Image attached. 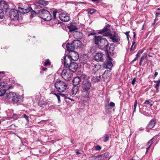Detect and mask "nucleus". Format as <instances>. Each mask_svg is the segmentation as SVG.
I'll return each mask as SVG.
<instances>
[{"label":"nucleus","instance_id":"obj_1","mask_svg":"<svg viewBox=\"0 0 160 160\" xmlns=\"http://www.w3.org/2000/svg\"><path fill=\"white\" fill-rule=\"evenodd\" d=\"M110 26L108 25L103 29L100 30L99 32H98V33L103 34V35L104 36H109L110 38L112 39L113 42L119 43V42L120 40V37L116 33H114L113 34H110L111 31L110 29Z\"/></svg>","mask_w":160,"mask_h":160},{"label":"nucleus","instance_id":"obj_2","mask_svg":"<svg viewBox=\"0 0 160 160\" xmlns=\"http://www.w3.org/2000/svg\"><path fill=\"white\" fill-rule=\"evenodd\" d=\"M93 39L95 44L98 45L101 49H104L105 51H108L107 49L108 43L106 38L101 36H95Z\"/></svg>","mask_w":160,"mask_h":160},{"label":"nucleus","instance_id":"obj_3","mask_svg":"<svg viewBox=\"0 0 160 160\" xmlns=\"http://www.w3.org/2000/svg\"><path fill=\"white\" fill-rule=\"evenodd\" d=\"M81 87L82 92L85 94V97L87 98H89L90 91L92 88L91 82L88 80H84L82 82Z\"/></svg>","mask_w":160,"mask_h":160},{"label":"nucleus","instance_id":"obj_4","mask_svg":"<svg viewBox=\"0 0 160 160\" xmlns=\"http://www.w3.org/2000/svg\"><path fill=\"white\" fill-rule=\"evenodd\" d=\"M5 98L8 100L11 99L12 102L15 103L20 102L21 101V97L18 94L14 92H10L6 93Z\"/></svg>","mask_w":160,"mask_h":160},{"label":"nucleus","instance_id":"obj_5","mask_svg":"<svg viewBox=\"0 0 160 160\" xmlns=\"http://www.w3.org/2000/svg\"><path fill=\"white\" fill-rule=\"evenodd\" d=\"M54 86L57 91L60 92L64 91L67 87L66 83L61 80L57 81L54 84Z\"/></svg>","mask_w":160,"mask_h":160},{"label":"nucleus","instance_id":"obj_6","mask_svg":"<svg viewBox=\"0 0 160 160\" xmlns=\"http://www.w3.org/2000/svg\"><path fill=\"white\" fill-rule=\"evenodd\" d=\"M39 13L41 18L45 21H49L52 19L51 14L48 11L41 9L39 11Z\"/></svg>","mask_w":160,"mask_h":160},{"label":"nucleus","instance_id":"obj_7","mask_svg":"<svg viewBox=\"0 0 160 160\" xmlns=\"http://www.w3.org/2000/svg\"><path fill=\"white\" fill-rule=\"evenodd\" d=\"M70 71V70L67 69H64L62 71L61 75L65 80H68L71 77L72 75Z\"/></svg>","mask_w":160,"mask_h":160},{"label":"nucleus","instance_id":"obj_8","mask_svg":"<svg viewBox=\"0 0 160 160\" xmlns=\"http://www.w3.org/2000/svg\"><path fill=\"white\" fill-rule=\"evenodd\" d=\"M10 18L13 20H17L19 18L18 11L16 10H12L9 13Z\"/></svg>","mask_w":160,"mask_h":160},{"label":"nucleus","instance_id":"obj_9","mask_svg":"<svg viewBox=\"0 0 160 160\" xmlns=\"http://www.w3.org/2000/svg\"><path fill=\"white\" fill-rule=\"evenodd\" d=\"M71 59L68 57V56H64L63 59H62V62L63 63L65 67L68 68L69 66L71 63L72 62L71 61Z\"/></svg>","mask_w":160,"mask_h":160},{"label":"nucleus","instance_id":"obj_10","mask_svg":"<svg viewBox=\"0 0 160 160\" xmlns=\"http://www.w3.org/2000/svg\"><path fill=\"white\" fill-rule=\"evenodd\" d=\"M104 54L101 52H98L94 57L95 60L98 62H102L104 59Z\"/></svg>","mask_w":160,"mask_h":160},{"label":"nucleus","instance_id":"obj_11","mask_svg":"<svg viewBox=\"0 0 160 160\" xmlns=\"http://www.w3.org/2000/svg\"><path fill=\"white\" fill-rule=\"evenodd\" d=\"M59 17L60 20L63 22H67L70 20L69 14L67 13H61L59 15Z\"/></svg>","mask_w":160,"mask_h":160},{"label":"nucleus","instance_id":"obj_12","mask_svg":"<svg viewBox=\"0 0 160 160\" xmlns=\"http://www.w3.org/2000/svg\"><path fill=\"white\" fill-rule=\"evenodd\" d=\"M78 67V64L74 62H72V63H70L69 66L67 68H68V70L70 71L75 72Z\"/></svg>","mask_w":160,"mask_h":160},{"label":"nucleus","instance_id":"obj_13","mask_svg":"<svg viewBox=\"0 0 160 160\" xmlns=\"http://www.w3.org/2000/svg\"><path fill=\"white\" fill-rule=\"evenodd\" d=\"M107 57V61L105 63L104 67L106 68H109V67H111L112 66V59L109 57L108 53Z\"/></svg>","mask_w":160,"mask_h":160},{"label":"nucleus","instance_id":"obj_14","mask_svg":"<svg viewBox=\"0 0 160 160\" xmlns=\"http://www.w3.org/2000/svg\"><path fill=\"white\" fill-rule=\"evenodd\" d=\"M71 55L68 56V57L74 61H77L79 58L78 53L76 52H72L71 53Z\"/></svg>","mask_w":160,"mask_h":160},{"label":"nucleus","instance_id":"obj_15","mask_svg":"<svg viewBox=\"0 0 160 160\" xmlns=\"http://www.w3.org/2000/svg\"><path fill=\"white\" fill-rule=\"evenodd\" d=\"M8 8V5L4 1H2L0 2V9L4 11L7 10Z\"/></svg>","mask_w":160,"mask_h":160},{"label":"nucleus","instance_id":"obj_16","mask_svg":"<svg viewBox=\"0 0 160 160\" xmlns=\"http://www.w3.org/2000/svg\"><path fill=\"white\" fill-rule=\"evenodd\" d=\"M92 63L91 64L87 62L85 63L84 66L85 69L87 70V72H91L92 68Z\"/></svg>","mask_w":160,"mask_h":160},{"label":"nucleus","instance_id":"obj_17","mask_svg":"<svg viewBox=\"0 0 160 160\" xmlns=\"http://www.w3.org/2000/svg\"><path fill=\"white\" fill-rule=\"evenodd\" d=\"M72 43L75 49L80 48L82 44L81 42L79 40H75L72 41Z\"/></svg>","mask_w":160,"mask_h":160},{"label":"nucleus","instance_id":"obj_18","mask_svg":"<svg viewBox=\"0 0 160 160\" xmlns=\"http://www.w3.org/2000/svg\"><path fill=\"white\" fill-rule=\"evenodd\" d=\"M19 10L20 12L21 13H27L32 10V8L30 7L28 8H19Z\"/></svg>","mask_w":160,"mask_h":160},{"label":"nucleus","instance_id":"obj_19","mask_svg":"<svg viewBox=\"0 0 160 160\" xmlns=\"http://www.w3.org/2000/svg\"><path fill=\"white\" fill-rule=\"evenodd\" d=\"M73 45V44L72 42L71 43H68L66 46V48L68 51L69 52H72L74 51V50L75 49Z\"/></svg>","mask_w":160,"mask_h":160},{"label":"nucleus","instance_id":"obj_20","mask_svg":"<svg viewBox=\"0 0 160 160\" xmlns=\"http://www.w3.org/2000/svg\"><path fill=\"white\" fill-rule=\"evenodd\" d=\"M81 82V79L79 77H75L73 79L72 82L74 86H77Z\"/></svg>","mask_w":160,"mask_h":160},{"label":"nucleus","instance_id":"obj_21","mask_svg":"<svg viewBox=\"0 0 160 160\" xmlns=\"http://www.w3.org/2000/svg\"><path fill=\"white\" fill-rule=\"evenodd\" d=\"M100 68V67L98 65H95L93 66H92V68L91 72L92 73H95L96 72L98 71Z\"/></svg>","mask_w":160,"mask_h":160},{"label":"nucleus","instance_id":"obj_22","mask_svg":"<svg viewBox=\"0 0 160 160\" xmlns=\"http://www.w3.org/2000/svg\"><path fill=\"white\" fill-rule=\"evenodd\" d=\"M68 27L69 29V31L71 32L78 30V28H77L76 26L72 24H71Z\"/></svg>","mask_w":160,"mask_h":160},{"label":"nucleus","instance_id":"obj_23","mask_svg":"<svg viewBox=\"0 0 160 160\" xmlns=\"http://www.w3.org/2000/svg\"><path fill=\"white\" fill-rule=\"evenodd\" d=\"M155 121L153 119H152L149 122L148 125V127L149 128H152L155 125Z\"/></svg>","mask_w":160,"mask_h":160},{"label":"nucleus","instance_id":"obj_24","mask_svg":"<svg viewBox=\"0 0 160 160\" xmlns=\"http://www.w3.org/2000/svg\"><path fill=\"white\" fill-rule=\"evenodd\" d=\"M74 37L78 39L81 37V33L79 32L76 31L73 32Z\"/></svg>","mask_w":160,"mask_h":160},{"label":"nucleus","instance_id":"obj_25","mask_svg":"<svg viewBox=\"0 0 160 160\" xmlns=\"http://www.w3.org/2000/svg\"><path fill=\"white\" fill-rule=\"evenodd\" d=\"M38 2L39 4L43 6L47 5L48 4V1L44 0H39Z\"/></svg>","mask_w":160,"mask_h":160},{"label":"nucleus","instance_id":"obj_26","mask_svg":"<svg viewBox=\"0 0 160 160\" xmlns=\"http://www.w3.org/2000/svg\"><path fill=\"white\" fill-rule=\"evenodd\" d=\"M109 155V153L108 152H106L104 154L100 155L101 156V160L103 159L107 158Z\"/></svg>","mask_w":160,"mask_h":160},{"label":"nucleus","instance_id":"obj_27","mask_svg":"<svg viewBox=\"0 0 160 160\" xmlns=\"http://www.w3.org/2000/svg\"><path fill=\"white\" fill-rule=\"evenodd\" d=\"M158 136H156L154 137L152 139H150L147 143L146 145L147 146H151L152 144V142L154 141L155 139H156Z\"/></svg>","mask_w":160,"mask_h":160},{"label":"nucleus","instance_id":"obj_28","mask_svg":"<svg viewBox=\"0 0 160 160\" xmlns=\"http://www.w3.org/2000/svg\"><path fill=\"white\" fill-rule=\"evenodd\" d=\"M114 48L113 46V45L111 44L110 47L109 49V53H108V54L109 53L110 55H112L113 54V50Z\"/></svg>","mask_w":160,"mask_h":160},{"label":"nucleus","instance_id":"obj_29","mask_svg":"<svg viewBox=\"0 0 160 160\" xmlns=\"http://www.w3.org/2000/svg\"><path fill=\"white\" fill-rule=\"evenodd\" d=\"M50 93L54 94L57 97L58 99V102H61L60 97V95L58 93H56L55 92V91H54L52 90Z\"/></svg>","mask_w":160,"mask_h":160},{"label":"nucleus","instance_id":"obj_30","mask_svg":"<svg viewBox=\"0 0 160 160\" xmlns=\"http://www.w3.org/2000/svg\"><path fill=\"white\" fill-rule=\"evenodd\" d=\"M78 87H76L73 88L72 90V95H75L77 92L78 90Z\"/></svg>","mask_w":160,"mask_h":160},{"label":"nucleus","instance_id":"obj_31","mask_svg":"<svg viewBox=\"0 0 160 160\" xmlns=\"http://www.w3.org/2000/svg\"><path fill=\"white\" fill-rule=\"evenodd\" d=\"M58 94H59V95L60 96H61L62 97H65V98H68V99L71 100V101H74V100L72 99H71L70 98H67V96L68 95L67 94H64L61 93L60 92L58 93Z\"/></svg>","mask_w":160,"mask_h":160},{"label":"nucleus","instance_id":"obj_32","mask_svg":"<svg viewBox=\"0 0 160 160\" xmlns=\"http://www.w3.org/2000/svg\"><path fill=\"white\" fill-rule=\"evenodd\" d=\"M38 105L41 107H42V105L45 106L47 105V102L44 101H40L38 103Z\"/></svg>","mask_w":160,"mask_h":160},{"label":"nucleus","instance_id":"obj_33","mask_svg":"<svg viewBox=\"0 0 160 160\" xmlns=\"http://www.w3.org/2000/svg\"><path fill=\"white\" fill-rule=\"evenodd\" d=\"M92 81L93 82H98L100 81V79L98 76H94L92 78Z\"/></svg>","mask_w":160,"mask_h":160},{"label":"nucleus","instance_id":"obj_34","mask_svg":"<svg viewBox=\"0 0 160 160\" xmlns=\"http://www.w3.org/2000/svg\"><path fill=\"white\" fill-rule=\"evenodd\" d=\"M92 160H101V156L100 155L97 156H94L92 157Z\"/></svg>","mask_w":160,"mask_h":160},{"label":"nucleus","instance_id":"obj_35","mask_svg":"<svg viewBox=\"0 0 160 160\" xmlns=\"http://www.w3.org/2000/svg\"><path fill=\"white\" fill-rule=\"evenodd\" d=\"M58 11L57 10H55L53 11V19L55 20L56 19V13H57Z\"/></svg>","mask_w":160,"mask_h":160},{"label":"nucleus","instance_id":"obj_36","mask_svg":"<svg viewBox=\"0 0 160 160\" xmlns=\"http://www.w3.org/2000/svg\"><path fill=\"white\" fill-rule=\"evenodd\" d=\"M103 138H104V139H103V141L104 142H106L108 140L109 137L108 135L106 134L104 136Z\"/></svg>","mask_w":160,"mask_h":160},{"label":"nucleus","instance_id":"obj_37","mask_svg":"<svg viewBox=\"0 0 160 160\" xmlns=\"http://www.w3.org/2000/svg\"><path fill=\"white\" fill-rule=\"evenodd\" d=\"M147 56L146 55H143L142 57L140 62H139L140 65H141L142 63V62L146 58H147Z\"/></svg>","mask_w":160,"mask_h":160},{"label":"nucleus","instance_id":"obj_38","mask_svg":"<svg viewBox=\"0 0 160 160\" xmlns=\"http://www.w3.org/2000/svg\"><path fill=\"white\" fill-rule=\"evenodd\" d=\"M4 16V11L0 8V18H2Z\"/></svg>","mask_w":160,"mask_h":160},{"label":"nucleus","instance_id":"obj_39","mask_svg":"<svg viewBox=\"0 0 160 160\" xmlns=\"http://www.w3.org/2000/svg\"><path fill=\"white\" fill-rule=\"evenodd\" d=\"M81 79H86L88 78V77L87 75L85 74H82L80 77Z\"/></svg>","mask_w":160,"mask_h":160},{"label":"nucleus","instance_id":"obj_40","mask_svg":"<svg viewBox=\"0 0 160 160\" xmlns=\"http://www.w3.org/2000/svg\"><path fill=\"white\" fill-rule=\"evenodd\" d=\"M30 12H31V17H33L35 16L36 15V13L35 12L33 11L32 9V10L30 11Z\"/></svg>","mask_w":160,"mask_h":160},{"label":"nucleus","instance_id":"obj_41","mask_svg":"<svg viewBox=\"0 0 160 160\" xmlns=\"http://www.w3.org/2000/svg\"><path fill=\"white\" fill-rule=\"evenodd\" d=\"M135 42H132V45L131 46V47L130 48V50L132 51L134 50L135 49V46H134V45L135 44Z\"/></svg>","mask_w":160,"mask_h":160},{"label":"nucleus","instance_id":"obj_42","mask_svg":"<svg viewBox=\"0 0 160 160\" xmlns=\"http://www.w3.org/2000/svg\"><path fill=\"white\" fill-rule=\"evenodd\" d=\"M23 117L26 120L27 122L28 123L29 122L28 117L26 114H24L23 115Z\"/></svg>","mask_w":160,"mask_h":160},{"label":"nucleus","instance_id":"obj_43","mask_svg":"<svg viewBox=\"0 0 160 160\" xmlns=\"http://www.w3.org/2000/svg\"><path fill=\"white\" fill-rule=\"evenodd\" d=\"M101 148V147L99 145H97L95 147V149L96 151H100Z\"/></svg>","mask_w":160,"mask_h":160},{"label":"nucleus","instance_id":"obj_44","mask_svg":"<svg viewBox=\"0 0 160 160\" xmlns=\"http://www.w3.org/2000/svg\"><path fill=\"white\" fill-rule=\"evenodd\" d=\"M50 62L49 60H47L46 61V62L44 63V66H47L48 65H50Z\"/></svg>","mask_w":160,"mask_h":160},{"label":"nucleus","instance_id":"obj_45","mask_svg":"<svg viewBox=\"0 0 160 160\" xmlns=\"http://www.w3.org/2000/svg\"><path fill=\"white\" fill-rule=\"evenodd\" d=\"M160 86V84L159 83V82H157V83L156 84L155 86V88L156 89L157 92H158V88Z\"/></svg>","mask_w":160,"mask_h":160},{"label":"nucleus","instance_id":"obj_46","mask_svg":"<svg viewBox=\"0 0 160 160\" xmlns=\"http://www.w3.org/2000/svg\"><path fill=\"white\" fill-rule=\"evenodd\" d=\"M137 101L136 100H135V101L134 102V110L133 111V112H135L136 111V107L137 106Z\"/></svg>","mask_w":160,"mask_h":160},{"label":"nucleus","instance_id":"obj_47","mask_svg":"<svg viewBox=\"0 0 160 160\" xmlns=\"http://www.w3.org/2000/svg\"><path fill=\"white\" fill-rule=\"evenodd\" d=\"M152 102V100H147L144 102V104H148Z\"/></svg>","mask_w":160,"mask_h":160},{"label":"nucleus","instance_id":"obj_48","mask_svg":"<svg viewBox=\"0 0 160 160\" xmlns=\"http://www.w3.org/2000/svg\"><path fill=\"white\" fill-rule=\"evenodd\" d=\"M136 81V78H134L133 79V80H132V82H131L132 84V85H134V84H135V82Z\"/></svg>","mask_w":160,"mask_h":160},{"label":"nucleus","instance_id":"obj_49","mask_svg":"<svg viewBox=\"0 0 160 160\" xmlns=\"http://www.w3.org/2000/svg\"><path fill=\"white\" fill-rule=\"evenodd\" d=\"M110 106L111 107H113L115 106V104L112 102H111L109 104Z\"/></svg>","mask_w":160,"mask_h":160},{"label":"nucleus","instance_id":"obj_50","mask_svg":"<svg viewBox=\"0 0 160 160\" xmlns=\"http://www.w3.org/2000/svg\"><path fill=\"white\" fill-rule=\"evenodd\" d=\"M94 47H92L91 49V52L92 53H94L95 52Z\"/></svg>","mask_w":160,"mask_h":160},{"label":"nucleus","instance_id":"obj_51","mask_svg":"<svg viewBox=\"0 0 160 160\" xmlns=\"http://www.w3.org/2000/svg\"><path fill=\"white\" fill-rule=\"evenodd\" d=\"M94 12V10L93 9H91L89 11V12L90 13H91V14L93 13Z\"/></svg>","mask_w":160,"mask_h":160},{"label":"nucleus","instance_id":"obj_52","mask_svg":"<svg viewBox=\"0 0 160 160\" xmlns=\"http://www.w3.org/2000/svg\"><path fill=\"white\" fill-rule=\"evenodd\" d=\"M143 51L142 50H139L138 52V53L139 54L141 55L143 52Z\"/></svg>","mask_w":160,"mask_h":160},{"label":"nucleus","instance_id":"obj_53","mask_svg":"<svg viewBox=\"0 0 160 160\" xmlns=\"http://www.w3.org/2000/svg\"><path fill=\"white\" fill-rule=\"evenodd\" d=\"M160 14V11L156 12V16L157 17L158 15Z\"/></svg>","mask_w":160,"mask_h":160},{"label":"nucleus","instance_id":"obj_54","mask_svg":"<svg viewBox=\"0 0 160 160\" xmlns=\"http://www.w3.org/2000/svg\"><path fill=\"white\" fill-rule=\"evenodd\" d=\"M140 55L138 54V53H137V54L136 55V57L138 58L140 57Z\"/></svg>","mask_w":160,"mask_h":160},{"label":"nucleus","instance_id":"obj_55","mask_svg":"<svg viewBox=\"0 0 160 160\" xmlns=\"http://www.w3.org/2000/svg\"><path fill=\"white\" fill-rule=\"evenodd\" d=\"M158 72H155V73H154V76L155 77H156L157 76V75H158Z\"/></svg>","mask_w":160,"mask_h":160},{"label":"nucleus","instance_id":"obj_56","mask_svg":"<svg viewBox=\"0 0 160 160\" xmlns=\"http://www.w3.org/2000/svg\"><path fill=\"white\" fill-rule=\"evenodd\" d=\"M126 35H127V38H128V39H128V36H129V34H128V32H126Z\"/></svg>","mask_w":160,"mask_h":160},{"label":"nucleus","instance_id":"obj_57","mask_svg":"<svg viewBox=\"0 0 160 160\" xmlns=\"http://www.w3.org/2000/svg\"><path fill=\"white\" fill-rule=\"evenodd\" d=\"M42 69L43 71H45L46 69H47V68H44V67H42Z\"/></svg>","mask_w":160,"mask_h":160},{"label":"nucleus","instance_id":"obj_58","mask_svg":"<svg viewBox=\"0 0 160 160\" xmlns=\"http://www.w3.org/2000/svg\"><path fill=\"white\" fill-rule=\"evenodd\" d=\"M138 59V58L136 57L133 60L132 62H134V61H135L136 60H137Z\"/></svg>","mask_w":160,"mask_h":160},{"label":"nucleus","instance_id":"obj_59","mask_svg":"<svg viewBox=\"0 0 160 160\" xmlns=\"http://www.w3.org/2000/svg\"><path fill=\"white\" fill-rule=\"evenodd\" d=\"M148 147L147 148H146V150H148H148L149 149V148H150L151 146H148Z\"/></svg>","mask_w":160,"mask_h":160},{"label":"nucleus","instance_id":"obj_60","mask_svg":"<svg viewBox=\"0 0 160 160\" xmlns=\"http://www.w3.org/2000/svg\"><path fill=\"white\" fill-rule=\"evenodd\" d=\"M135 36H136V34H135V32H133V38H135Z\"/></svg>","mask_w":160,"mask_h":160},{"label":"nucleus","instance_id":"obj_61","mask_svg":"<svg viewBox=\"0 0 160 160\" xmlns=\"http://www.w3.org/2000/svg\"><path fill=\"white\" fill-rule=\"evenodd\" d=\"M76 153L77 154H80V152L79 151H77L76 152Z\"/></svg>","mask_w":160,"mask_h":160},{"label":"nucleus","instance_id":"obj_62","mask_svg":"<svg viewBox=\"0 0 160 160\" xmlns=\"http://www.w3.org/2000/svg\"><path fill=\"white\" fill-rule=\"evenodd\" d=\"M98 79H99L100 80L101 78V76H98Z\"/></svg>","mask_w":160,"mask_h":160},{"label":"nucleus","instance_id":"obj_63","mask_svg":"<svg viewBox=\"0 0 160 160\" xmlns=\"http://www.w3.org/2000/svg\"><path fill=\"white\" fill-rule=\"evenodd\" d=\"M92 157H94V156H90V157H89V158H92Z\"/></svg>","mask_w":160,"mask_h":160},{"label":"nucleus","instance_id":"obj_64","mask_svg":"<svg viewBox=\"0 0 160 160\" xmlns=\"http://www.w3.org/2000/svg\"><path fill=\"white\" fill-rule=\"evenodd\" d=\"M149 106L150 107H152V103H150L149 104Z\"/></svg>","mask_w":160,"mask_h":160}]
</instances>
